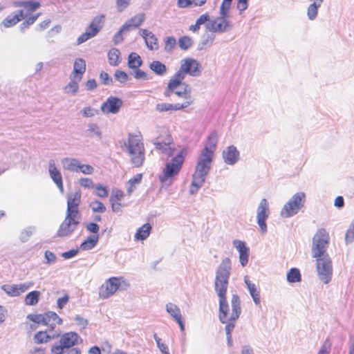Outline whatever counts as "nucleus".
<instances>
[{
  "label": "nucleus",
  "instance_id": "f257e3e1",
  "mask_svg": "<svg viewBox=\"0 0 354 354\" xmlns=\"http://www.w3.org/2000/svg\"><path fill=\"white\" fill-rule=\"evenodd\" d=\"M232 270V261L229 257L222 259L215 272L214 290L218 297V319L225 324L227 343L231 347L233 344L232 332L236 320L241 313V299L238 295L234 294L231 298L232 313L227 301V290Z\"/></svg>",
  "mask_w": 354,
  "mask_h": 354
},
{
  "label": "nucleus",
  "instance_id": "f03ea898",
  "mask_svg": "<svg viewBox=\"0 0 354 354\" xmlns=\"http://www.w3.org/2000/svg\"><path fill=\"white\" fill-rule=\"evenodd\" d=\"M212 160V157L201 153L199 155L195 171L192 175V181L189 189L192 195L197 193L205 183L206 177L211 169Z\"/></svg>",
  "mask_w": 354,
  "mask_h": 354
},
{
  "label": "nucleus",
  "instance_id": "7ed1b4c3",
  "mask_svg": "<svg viewBox=\"0 0 354 354\" xmlns=\"http://www.w3.org/2000/svg\"><path fill=\"white\" fill-rule=\"evenodd\" d=\"M121 147L131 156V161L134 167L142 165L145 158V147L140 136L129 133L128 140L124 141Z\"/></svg>",
  "mask_w": 354,
  "mask_h": 354
},
{
  "label": "nucleus",
  "instance_id": "20e7f679",
  "mask_svg": "<svg viewBox=\"0 0 354 354\" xmlns=\"http://www.w3.org/2000/svg\"><path fill=\"white\" fill-rule=\"evenodd\" d=\"M185 156L186 151L182 149L170 161L166 162L158 177L162 184L170 185L174 182L183 167Z\"/></svg>",
  "mask_w": 354,
  "mask_h": 354
},
{
  "label": "nucleus",
  "instance_id": "39448f33",
  "mask_svg": "<svg viewBox=\"0 0 354 354\" xmlns=\"http://www.w3.org/2000/svg\"><path fill=\"white\" fill-rule=\"evenodd\" d=\"M201 74L199 62L193 58H185L181 60L180 66L174 76L182 82L187 75L192 77H198Z\"/></svg>",
  "mask_w": 354,
  "mask_h": 354
},
{
  "label": "nucleus",
  "instance_id": "423d86ee",
  "mask_svg": "<svg viewBox=\"0 0 354 354\" xmlns=\"http://www.w3.org/2000/svg\"><path fill=\"white\" fill-rule=\"evenodd\" d=\"M129 286V283L123 277H111L101 286L99 296L103 299H107L117 290H125Z\"/></svg>",
  "mask_w": 354,
  "mask_h": 354
},
{
  "label": "nucleus",
  "instance_id": "0eeeda50",
  "mask_svg": "<svg viewBox=\"0 0 354 354\" xmlns=\"http://www.w3.org/2000/svg\"><path fill=\"white\" fill-rule=\"evenodd\" d=\"M328 244V233L324 229H319L313 239L312 257L313 258H318L328 255L326 252Z\"/></svg>",
  "mask_w": 354,
  "mask_h": 354
},
{
  "label": "nucleus",
  "instance_id": "6e6552de",
  "mask_svg": "<svg viewBox=\"0 0 354 354\" xmlns=\"http://www.w3.org/2000/svg\"><path fill=\"white\" fill-rule=\"evenodd\" d=\"M306 194L297 192L282 207L280 215L283 218H290L296 215L304 205Z\"/></svg>",
  "mask_w": 354,
  "mask_h": 354
},
{
  "label": "nucleus",
  "instance_id": "1a4fd4ad",
  "mask_svg": "<svg viewBox=\"0 0 354 354\" xmlns=\"http://www.w3.org/2000/svg\"><path fill=\"white\" fill-rule=\"evenodd\" d=\"M82 342L80 335L75 332H68L60 336L59 341L51 347V352L53 354H63L65 350L78 344Z\"/></svg>",
  "mask_w": 354,
  "mask_h": 354
},
{
  "label": "nucleus",
  "instance_id": "9d476101",
  "mask_svg": "<svg viewBox=\"0 0 354 354\" xmlns=\"http://www.w3.org/2000/svg\"><path fill=\"white\" fill-rule=\"evenodd\" d=\"M317 275L321 281L328 284L332 279L333 263L329 255L315 258Z\"/></svg>",
  "mask_w": 354,
  "mask_h": 354
},
{
  "label": "nucleus",
  "instance_id": "9b49d317",
  "mask_svg": "<svg viewBox=\"0 0 354 354\" xmlns=\"http://www.w3.org/2000/svg\"><path fill=\"white\" fill-rule=\"evenodd\" d=\"M27 318L35 323L48 326L50 328V330H53L57 324H62V318L53 311H48L44 314H29Z\"/></svg>",
  "mask_w": 354,
  "mask_h": 354
},
{
  "label": "nucleus",
  "instance_id": "f8f14e48",
  "mask_svg": "<svg viewBox=\"0 0 354 354\" xmlns=\"http://www.w3.org/2000/svg\"><path fill=\"white\" fill-rule=\"evenodd\" d=\"M80 221L77 216L66 214L64 221L60 225L57 236L58 237H65L71 236L73 232L76 230Z\"/></svg>",
  "mask_w": 354,
  "mask_h": 354
},
{
  "label": "nucleus",
  "instance_id": "ddd939ff",
  "mask_svg": "<svg viewBox=\"0 0 354 354\" xmlns=\"http://www.w3.org/2000/svg\"><path fill=\"white\" fill-rule=\"evenodd\" d=\"M233 23L230 19L216 17L206 24V28L212 32L224 33L233 28Z\"/></svg>",
  "mask_w": 354,
  "mask_h": 354
},
{
  "label": "nucleus",
  "instance_id": "4468645a",
  "mask_svg": "<svg viewBox=\"0 0 354 354\" xmlns=\"http://www.w3.org/2000/svg\"><path fill=\"white\" fill-rule=\"evenodd\" d=\"M269 216V205L266 198L261 199L257 210V221L262 233L267 232L266 219Z\"/></svg>",
  "mask_w": 354,
  "mask_h": 354
},
{
  "label": "nucleus",
  "instance_id": "2eb2a0df",
  "mask_svg": "<svg viewBox=\"0 0 354 354\" xmlns=\"http://www.w3.org/2000/svg\"><path fill=\"white\" fill-rule=\"evenodd\" d=\"M122 104L123 102L120 98L111 96L102 104L101 111L106 114H116L119 112Z\"/></svg>",
  "mask_w": 354,
  "mask_h": 354
},
{
  "label": "nucleus",
  "instance_id": "dca6fc26",
  "mask_svg": "<svg viewBox=\"0 0 354 354\" xmlns=\"http://www.w3.org/2000/svg\"><path fill=\"white\" fill-rule=\"evenodd\" d=\"M81 196L80 192H75L67 195L66 214L77 217L79 205L81 203Z\"/></svg>",
  "mask_w": 354,
  "mask_h": 354
},
{
  "label": "nucleus",
  "instance_id": "f3484780",
  "mask_svg": "<svg viewBox=\"0 0 354 354\" xmlns=\"http://www.w3.org/2000/svg\"><path fill=\"white\" fill-rule=\"evenodd\" d=\"M33 286L32 282L12 285H3L1 289L11 297H17Z\"/></svg>",
  "mask_w": 354,
  "mask_h": 354
},
{
  "label": "nucleus",
  "instance_id": "a211bd4d",
  "mask_svg": "<svg viewBox=\"0 0 354 354\" xmlns=\"http://www.w3.org/2000/svg\"><path fill=\"white\" fill-rule=\"evenodd\" d=\"M152 142L157 149L160 150L168 157L172 156L174 155V149L171 147L172 138L169 135H167V137L164 140H161L160 138L158 137L153 139Z\"/></svg>",
  "mask_w": 354,
  "mask_h": 354
},
{
  "label": "nucleus",
  "instance_id": "6ab92c4d",
  "mask_svg": "<svg viewBox=\"0 0 354 354\" xmlns=\"http://www.w3.org/2000/svg\"><path fill=\"white\" fill-rule=\"evenodd\" d=\"M218 142V135L216 131H212L207 138L205 147L201 151V154H205L210 157H214V151Z\"/></svg>",
  "mask_w": 354,
  "mask_h": 354
},
{
  "label": "nucleus",
  "instance_id": "aec40b11",
  "mask_svg": "<svg viewBox=\"0 0 354 354\" xmlns=\"http://www.w3.org/2000/svg\"><path fill=\"white\" fill-rule=\"evenodd\" d=\"M240 153L234 145L228 146L223 151L222 157L224 162L229 165H235L239 160Z\"/></svg>",
  "mask_w": 354,
  "mask_h": 354
},
{
  "label": "nucleus",
  "instance_id": "412c9836",
  "mask_svg": "<svg viewBox=\"0 0 354 354\" xmlns=\"http://www.w3.org/2000/svg\"><path fill=\"white\" fill-rule=\"evenodd\" d=\"M48 172L50 177L57 185L61 193H64V185L62 176L59 170L57 168L55 161L50 160L48 164Z\"/></svg>",
  "mask_w": 354,
  "mask_h": 354
},
{
  "label": "nucleus",
  "instance_id": "4be33fe9",
  "mask_svg": "<svg viewBox=\"0 0 354 354\" xmlns=\"http://www.w3.org/2000/svg\"><path fill=\"white\" fill-rule=\"evenodd\" d=\"M60 333L53 330L39 331L35 334L33 339L37 344H44L57 339Z\"/></svg>",
  "mask_w": 354,
  "mask_h": 354
},
{
  "label": "nucleus",
  "instance_id": "5701e85b",
  "mask_svg": "<svg viewBox=\"0 0 354 354\" xmlns=\"http://www.w3.org/2000/svg\"><path fill=\"white\" fill-rule=\"evenodd\" d=\"M233 245L236 248L239 253V261L243 267H245L248 262L250 254V249L246 246L245 243L240 240L235 239L233 241Z\"/></svg>",
  "mask_w": 354,
  "mask_h": 354
},
{
  "label": "nucleus",
  "instance_id": "b1692460",
  "mask_svg": "<svg viewBox=\"0 0 354 354\" xmlns=\"http://www.w3.org/2000/svg\"><path fill=\"white\" fill-rule=\"evenodd\" d=\"M191 105V102H183V103L169 104L159 103L156 106V110L158 112H167L170 111H179L187 108Z\"/></svg>",
  "mask_w": 354,
  "mask_h": 354
},
{
  "label": "nucleus",
  "instance_id": "393cba45",
  "mask_svg": "<svg viewBox=\"0 0 354 354\" xmlns=\"http://www.w3.org/2000/svg\"><path fill=\"white\" fill-rule=\"evenodd\" d=\"M24 12L23 10L17 11L14 14L9 15L7 16L1 22V25L5 28L12 27L16 25L18 22L24 19Z\"/></svg>",
  "mask_w": 354,
  "mask_h": 354
},
{
  "label": "nucleus",
  "instance_id": "a878e982",
  "mask_svg": "<svg viewBox=\"0 0 354 354\" xmlns=\"http://www.w3.org/2000/svg\"><path fill=\"white\" fill-rule=\"evenodd\" d=\"M244 282L254 303L256 305H259L261 303L260 290L257 288V286L249 279L248 276L244 277Z\"/></svg>",
  "mask_w": 354,
  "mask_h": 354
},
{
  "label": "nucleus",
  "instance_id": "bb28decb",
  "mask_svg": "<svg viewBox=\"0 0 354 354\" xmlns=\"http://www.w3.org/2000/svg\"><path fill=\"white\" fill-rule=\"evenodd\" d=\"M310 3L307 7L306 15L309 20H315L318 15L319 8L322 6L324 0H309Z\"/></svg>",
  "mask_w": 354,
  "mask_h": 354
},
{
  "label": "nucleus",
  "instance_id": "cd10ccee",
  "mask_svg": "<svg viewBox=\"0 0 354 354\" xmlns=\"http://www.w3.org/2000/svg\"><path fill=\"white\" fill-rule=\"evenodd\" d=\"M80 161L74 158H64L61 160L62 168L64 170L78 173Z\"/></svg>",
  "mask_w": 354,
  "mask_h": 354
},
{
  "label": "nucleus",
  "instance_id": "c85d7f7f",
  "mask_svg": "<svg viewBox=\"0 0 354 354\" xmlns=\"http://www.w3.org/2000/svg\"><path fill=\"white\" fill-rule=\"evenodd\" d=\"M82 77L74 75L71 77L70 82L65 86L64 90L65 93L75 95L79 91V82L81 81Z\"/></svg>",
  "mask_w": 354,
  "mask_h": 354
},
{
  "label": "nucleus",
  "instance_id": "c756f323",
  "mask_svg": "<svg viewBox=\"0 0 354 354\" xmlns=\"http://www.w3.org/2000/svg\"><path fill=\"white\" fill-rule=\"evenodd\" d=\"M145 19V15L143 13H140L127 21L122 26H124V29H127L128 31H130L131 29L140 26Z\"/></svg>",
  "mask_w": 354,
  "mask_h": 354
},
{
  "label": "nucleus",
  "instance_id": "7c9ffc66",
  "mask_svg": "<svg viewBox=\"0 0 354 354\" xmlns=\"http://www.w3.org/2000/svg\"><path fill=\"white\" fill-rule=\"evenodd\" d=\"M152 227L149 223H145L140 227L134 235L135 241H144L147 239L151 233Z\"/></svg>",
  "mask_w": 354,
  "mask_h": 354
},
{
  "label": "nucleus",
  "instance_id": "2f4dec72",
  "mask_svg": "<svg viewBox=\"0 0 354 354\" xmlns=\"http://www.w3.org/2000/svg\"><path fill=\"white\" fill-rule=\"evenodd\" d=\"M180 86H183V89L180 91L174 90V94L178 96L180 98H183L186 100L185 102H191V104H193L194 100L191 96L192 88L191 87L186 84L185 82H182V84Z\"/></svg>",
  "mask_w": 354,
  "mask_h": 354
},
{
  "label": "nucleus",
  "instance_id": "473e14b6",
  "mask_svg": "<svg viewBox=\"0 0 354 354\" xmlns=\"http://www.w3.org/2000/svg\"><path fill=\"white\" fill-rule=\"evenodd\" d=\"M149 68L157 75L164 76L167 72V68L160 61H153L149 65Z\"/></svg>",
  "mask_w": 354,
  "mask_h": 354
},
{
  "label": "nucleus",
  "instance_id": "72a5a7b5",
  "mask_svg": "<svg viewBox=\"0 0 354 354\" xmlns=\"http://www.w3.org/2000/svg\"><path fill=\"white\" fill-rule=\"evenodd\" d=\"M96 31L97 30L95 28L88 26L86 28L85 32L78 37L77 39V45H80L96 36L98 34Z\"/></svg>",
  "mask_w": 354,
  "mask_h": 354
},
{
  "label": "nucleus",
  "instance_id": "f704fd0d",
  "mask_svg": "<svg viewBox=\"0 0 354 354\" xmlns=\"http://www.w3.org/2000/svg\"><path fill=\"white\" fill-rule=\"evenodd\" d=\"M181 84L182 82L173 75L169 80L168 84L164 91V95L167 97H171L174 93V90H176Z\"/></svg>",
  "mask_w": 354,
  "mask_h": 354
},
{
  "label": "nucleus",
  "instance_id": "c9c22d12",
  "mask_svg": "<svg viewBox=\"0 0 354 354\" xmlns=\"http://www.w3.org/2000/svg\"><path fill=\"white\" fill-rule=\"evenodd\" d=\"M99 240V235H91L83 241L80 245V249L82 250H89L93 249Z\"/></svg>",
  "mask_w": 354,
  "mask_h": 354
},
{
  "label": "nucleus",
  "instance_id": "e433bc0d",
  "mask_svg": "<svg viewBox=\"0 0 354 354\" xmlns=\"http://www.w3.org/2000/svg\"><path fill=\"white\" fill-rule=\"evenodd\" d=\"M86 71V62L82 58L75 59L73 65V75L81 76L85 73Z\"/></svg>",
  "mask_w": 354,
  "mask_h": 354
},
{
  "label": "nucleus",
  "instance_id": "4c0bfd02",
  "mask_svg": "<svg viewBox=\"0 0 354 354\" xmlns=\"http://www.w3.org/2000/svg\"><path fill=\"white\" fill-rule=\"evenodd\" d=\"M109 63L111 66H118L120 62V52L118 48H111L108 53Z\"/></svg>",
  "mask_w": 354,
  "mask_h": 354
},
{
  "label": "nucleus",
  "instance_id": "58836bf2",
  "mask_svg": "<svg viewBox=\"0 0 354 354\" xmlns=\"http://www.w3.org/2000/svg\"><path fill=\"white\" fill-rule=\"evenodd\" d=\"M142 61L139 55L136 53H131L128 57V66L130 68L136 69L142 66Z\"/></svg>",
  "mask_w": 354,
  "mask_h": 354
},
{
  "label": "nucleus",
  "instance_id": "ea45409f",
  "mask_svg": "<svg viewBox=\"0 0 354 354\" xmlns=\"http://www.w3.org/2000/svg\"><path fill=\"white\" fill-rule=\"evenodd\" d=\"M105 23V15L104 14H100L95 16L91 21L89 24L93 28L97 30V32L99 33L100 30L104 27Z\"/></svg>",
  "mask_w": 354,
  "mask_h": 354
},
{
  "label": "nucleus",
  "instance_id": "a19ab883",
  "mask_svg": "<svg viewBox=\"0 0 354 354\" xmlns=\"http://www.w3.org/2000/svg\"><path fill=\"white\" fill-rule=\"evenodd\" d=\"M167 312L173 317L175 321L182 317L181 312L178 306L173 303L166 304Z\"/></svg>",
  "mask_w": 354,
  "mask_h": 354
},
{
  "label": "nucleus",
  "instance_id": "79ce46f5",
  "mask_svg": "<svg viewBox=\"0 0 354 354\" xmlns=\"http://www.w3.org/2000/svg\"><path fill=\"white\" fill-rule=\"evenodd\" d=\"M86 131V136L93 138L94 136H97L99 139L102 138V132L98 125L95 123H89L87 125Z\"/></svg>",
  "mask_w": 354,
  "mask_h": 354
},
{
  "label": "nucleus",
  "instance_id": "37998d69",
  "mask_svg": "<svg viewBox=\"0 0 354 354\" xmlns=\"http://www.w3.org/2000/svg\"><path fill=\"white\" fill-rule=\"evenodd\" d=\"M40 292L33 290L28 293L25 298V304L28 306H35L39 300Z\"/></svg>",
  "mask_w": 354,
  "mask_h": 354
},
{
  "label": "nucleus",
  "instance_id": "c03bdc74",
  "mask_svg": "<svg viewBox=\"0 0 354 354\" xmlns=\"http://www.w3.org/2000/svg\"><path fill=\"white\" fill-rule=\"evenodd\" d=\"M287 281L289 283H297L301 281V276L299 269L292 268L287 273Z\"/></svg>",
  "mask_w": 354,
  "mask_h": 354
},
{
  "label": "nucleus",
  "instance_id": "a18cd8bd",
  "mask_svg": "<svg viewBox=\"0 0 354 354\" xmlns=\"http://www.w3.org/2000/svg\"><path fill=\"white\" fill-rule=\"evenodd\" d=\"M214 39L215 35L214 34H207L204 39L198 44V49L202 50L206 49L207 47L212 46Z\"/></svg>",
  "mask_w": 354,
  "mask_h": 354
},
{
  "label": "nucleus",
  "instance_id": "49530a36",
  "mask_svg": "<svg viewBox=\"0 0 354 354\" xmlns=\"http://www.w3.org/2000/svg\"><path fill=\"white\" fill-rule=\"evenodd\" d=\"M89 207L95 213H104L106 209L105 205L98 200L92 201L89 204Z\"/></svg>",
  "mask_w": 354,
  "mask_h": 354
},
{
  "label": "nucleus",
  "instance_id": "de8ad7c7",
  "mask_svg": "<svg viewBox=\"0 0 354 354\" xmlns=\"http://www.w3.org/2000/svg\"><path fill=\"white\" fill-rule=\"evenodd\" d=\"M145 40L147 47L151 50H157L158 48V39L155 35L151 32V34L147 37Z\"/></svg>",
  "mask_w": 354,
  "mask_h": 354
},
{
  "label": "nucleus",
  "instance_id": "09e8293b",
  "mask_svg": "<svg viewBox=\"0 0 354 354\" xmlns=\"http://www.w3.org/2000/svg\"><path fill=\"white\" fill-rule=\"evenodd\" d=\"M178 45L180 49L186 50L193 45V40L188 36H183L178 39Z\"/></svg>",
  "mask_w": 354,
  "mask_h": 354
},
{
  "label": "nucleus",
  "instance_id": "8fccbe9b",
  "mask_svg": "<svg viewBox=\"0 0 354 354\" xmlns=\"http://www.w3.org/2000/svg\"><path fill=\"white\" fill-rule=\"evenodd\" d=\"M35 227L29 226L22 230L20 239L22 242H26L28 240L29 237L35 232Z\"/></svg>",
  "mask_w": 354,
  "mask_h": 354
},
{
  "label": "nucleus",
  "instance_id": "3c124183",
  "mask_svg": "<svg viewBox=\"0 0 354 354\" xmlns=\"http://www.w3.org/2000/svg\"><path fill=\"white\" fill-rule=\"evenodd\" d=\"M142 180V174H138L136 176H134L133 178H130L128 181V184L129 185V187H127V193L129 194H131L133 192V187L135 185L139 184Z\"/></svg>",
  "mask_w": 354,
  "mask_h": 354
},
{
  "label": "nucleus",
  "instance_id": "603ef678",
  "mask_svg": "<svg viewBox=\"0 0 354 354\" xmlns=\"http://www.w3.org/2000/svg\"><path fill=\"white\" fill-rule=\"evenodd\" d=\"M39 16V14H37L35 15H32L31 17H29L28 19H26L21 25L20 28L22 32H24L26 28L29 27V26L33 24L37 19H38Z\"/></svg>",
  "mask_w": 354,
  "mask_h": 354
},
{
  "label": "nucleus",
  "instance_id": "864d4df0",
  "mask_svg": "<svg viewBox=\"0 0 354 354\" xmlns=\"http://www.w3.org/2000/svg\"><path fill=\"white\" fill-rule=\"evenodd\" d=\"M354 241V219L352 221L345 234L346 243H351Z\"/></svg>",
  "mask_w": 354,
  "mask_h": 354
},
{
  "label": "nucleus",
  "instance_id": "5fc2aeb1",
  "mask_svg": "<svg viewBox=\"0 0 354 354\" xmlns=\"http://www.w3.org/2000/svg\"><path fill=\"white\" fill-rule=\"evenodd\" d=\"M82 115L85 118H91L98 114L99 111L97 109H94L91 106H85L81 111Z\"/></svg>",
  "mask_w": 354,
  "mask_h": 354
},
{
  "label": "nucleus",
  "instance_id": "6e6d98bb",
  "mask_svg": "<svg viewBox=\"0 0 354 354\" xmlns=\"http://www.w3.org/2000/svg\"><path fill=\"white\" fill-rule=\"evenodd\" d=\"M176 44V40L174 37H169L166 39L165 50L167 53L171 52Z\"/></svg>",
  "mask_w": 354,
  "mask_h": 354
},
{
  "label": "nucleus",
  "instance_id": "4d7b16f0",
  "mask_svg": "<svg viewBox=\"0 0 354 354\" xmlns=\"http://www.w3.org/2000/svg\"><path fill=\"white\" fill-rule=\"evenodd\" d=\"M96 189L95 195L100 198H106L108 196L109 192L106 187L101 184H97L94 187Z\"/></svg>",
  "mask_w": 354,
  "mask_h": 354
},
{
  "label": "nucleus",
  "instance_id": "13d9d810",
  "mask_svg": "<svg viewBox=\"0 0 354 354\" xmlns=\"http://www.w3.org/2000/svg\"><path fill=\"white\" fill-rule=\"evenodd\" d=\"M115 78L120 83H125L129 80V76L127 73L122 71L117 70L114 74Z\"/></svg>",
  "mask_w": 354,
  "mask_h": 354
},
{
  "label": "nucleus",
  "instance_id": "bf43d9fd",
  "mask_svg": "<svg viewBox=\"0 0 354 354\" xmlns=\"http://www.w3.org/2000/svg\"><path fill=\"white\" fill-rule=\"evenodd\" d=\"M153 338L157 344L158 348L162 354H170L168 351V346L161 342L160 338H159L156 333L153 335Z\"/></svg>",
  "mask_w": 354,
  "mask_h": 354
},
{
  "label": "nucleus",
  "instance_id": "052dcab7",
  "mask_svg": "<svg viewBox=\"0 0 354 354\" xmlns=\"http://www.w3.org/2000/svg\"><path fill=\"white\" fill-rule=\"evenodd\" d=\"M82 173L84 174H92L94 172V168L90 165H84L80 163L78 173Z\"/></svg>",
  "mask_w": 354,
  "mask_h": 354
},
{
  "label": "nucleus",
  "instance_id": "680f3d73",
  "mask_svg": "<svg viewBox=\"0 0 354 354\" xmlns=\"http://www.w3.org/2000/svg\"><path fill=\"white\" fill-rule=\"evenodd\" d=\"M40 7V3L33 0L26 1L25 9L30 12L35 11Z\"/></svg>",
  "mask_w": 354,
  "mask_h": 354
},
{
  "label": "nucleus",
  "instance_id": "e2e57ef3",
  "mask_svg": "<svg viewBox=\"0 0 354 354\" xmlns=\"http://www.w3.org/2000/svg\"><path fill=\"white\" fill-rule=\"evenodd\" d=\"M230 7L229 6L221 5L219 9V16L218 17L223 19H230Z\"/></svg>",
  "mask_w": 354,
  "mask_h": 354
},
{
  "label": "nucleus",
  "instance_id": "0e129e2a",
  "mask_svg": "<svg viewBox=\"0 0 354 354\" xmlns=\"http://www.w3.org/2000/svg\"><path fill=\"white\" fill-rule=\"evenodd\" d=\"M129 32L127 29H124L122 26L121 28L115 34L113 37V42L115 45L121 43L123 41L122 33Z\"/></svg>",
  "mask_w": 354,
  "mask_h": 354
},
{
  "label": "nucleus",
  "instance_id": "69168bd1",
  "mask_svg": "<svg viewBox=\"0 0 354 354\" xmlns=\"http://www.w3.org/2000/svg\"><path fill=\"white\" fill-rule=\"evenodd\" d=\"M124 196V193L121 190L115 189L113 190L110 197V202L113 201H120Z\"/></svg>",
  "mask_w": 354,
  "mask_h": 354
},
{
  "label": "nucleus",
  "instance_id": "338daca9",
  "mask_svg": "<svg viewBox=\"0 0 354 354\" xmlns=\"http://www.w3.org/2000/svg\"><path fill=\"white\" fill-rule=\"evenodd\" d=\"M131 0H116V7L119 12L124 11L129 5Z\"/></svg>",
  "mask_w": 354,
  "mask_h": 354
},
{
  "label": "nucleus",
  "instance_id": "774afa93",
  "mask_svg": "<svg viewBox=\"0 0 354 354\" xmlns=\"http://www.w3.org/2000/svg\"><path fill=\"white\" fill-rule=\"evenodd\" d=\"M44 258L46 260V263H48V264H51V263H55L57 259L55 254L49 250H46L45 252Z\"/></svg>",
  "mask_w": 354,
  "mask_h": 354
}]
</instances>
